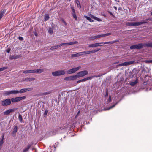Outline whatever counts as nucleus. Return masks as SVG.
Listing matches in <instances>:
<instances>
[{
	"label": "nucleus",
	"instance_id": "26",
	"mask_svg": "<svg viewBox=\"0 0 152 152\" xmlns=\"http://www.w3.org/2000/svg\"><path fill=\"white\" fill-rule=\"evenodd\" d=\"M11 94V91H5L4 92V94L5 96H8Z\"/></svg>",
	"mask_w": 152,
	"mask_h": 152
},
{
	"label": "nucleus",
	"instance_id": "37",
	"mask_svg": "<svg viewBox=\"0 0 152 152\" xmlns=\"http://www.w3.org/2000/svg\"><path fill=\"white\" fill-rule=\"evenodd\" d=\"M66 128H67L66 126H65L64 127H59L58 128V130H62Z\"/></svg>",
	"mask_w": 152,
	"mask_h": 152
},
{
	"label": "nucleus",
	"instance_id": "33",
	"mask_svg": "<svg viewBox=\"0 0 152 152\" xmlns=\"http://www.w3.org/2000/svg\"><path fill=\"white\" fill-rule=\"evenodd\" d=\"M11 94L19 93L18 91L17 90H14L11 91Z\"/></svg>",
	"mask_w": 152,
	"mask_h": 152
},
{
	"label": "nucleus",
	"instance_id": "60",
	"mask_svg": "<svg viewBox=\"0 0 152 152\" xmlns=\"http://www.w3.org/2000/svg\"><path fill=\"white\" fill-rule=\"evenodd\" d=\"M144 85H146L147 84V83L146 82H145L144 83Z\"/></svg>",
	"mask_w": 152,
	"mask_h": 152
},
{
	"label": "nucleus",
	"instance_id": "15",
	"mask_svg": "<svg viewBox=\"0 0 152 152\" xmlns=\"http://www.w3.org/2000/svg\"><path fill=\"white\" fill-rule=\"evenodd\" d=\"M55 27H57V25H54L52 26V28L49 27L48 29V32L51 34H53V28Z\"/></svg>",
	"mask_w": 152,
	"mask_h": 152
},
{
	"label": "nucleus",
	"instance_id": "63",
	"mask_svg": "<svg viewBox=\"0 0 152 152\" xmlns=\"http://www.w3.org/2000/svg\"><path fill=\"white\" fill-rule=\"evenodd\" d=\"M151 15H152V12L151 13Z\"/></svg>",
	"mask_w": 152,
	"mask_h": 152
},
{
	"label": "nucleus",
	"instance_id": "64",
	"mask_svg": "<svg viewBox=\"0 0 152 152\" xmlns=\"http://www.w3.org/2000/svg\"><path fill=\"white\" fill-rule=\"evenodd\" d=\"M68 1H70L71 0H67Z\"/></svg>",
	"mask_w": 152,
	"mask_h": 152
},
{
	"label": "nucleus",
	"instance_id": "11",
	"mask_svg": "<svg viewBox=\"0 0 152 152\" xmlns=\"http://www.w3.org/2000/svg\"><path fill=\"white\" fill-rule=\"evenodd\" d=\"M15 109H9L6 110L5 111H4V115H9L11 113L13 112L15 110Z\"/></svg>",
	"mask_w": 152,
	"mask_h": 152
},
{
	"label": "nucleus",
	"instance_id": "22",
	"mask_svg": "<svg viewBox=\"0 0 152 152\" xmlns=\"http://www.w3.org/2000/svg\"><path fill=\"white\" fill-rule=\"evenodd\" d=\"M6 12V10L4 9L0 12V19H1Z\"/></svg>",
	"mask_w": 152,
	"mask_h": 152
},
{
	"label": "nucleus",
	"instance_id": "7",
	"mask_svg": "<svg viewBox=\"0 0 152 152\" xmlns=\"http://www.w3.org/2000/svg\"><path fill=\"white\" fill-rule=\"evenodd\" d=\"M134 61H129L128 62H125L124 63H121L117 65L116 66V67H118L119 66H126L129 65H130V64H132L134 63Z\"/></svg>",
	"mask_w": 152,
	"mask_h": 152
},
{
	"label": "nucleus",
	"instance_id": "52",
	"mask_svg": "<svg viewBox=\"0 0 152 152\" xmlns=\"http://www.w3.org/2000/svg\"><path fill=\"white\" fill-rule=\"evenodd\" d=\"M80 113V111L79 110V111L77 112V115H76V116H77L79 115V113Z\"/></svg>",
	"mask_w": 152,
	"mask_h": 152
},
{
	"label": "nucleus",
	"instance_id": "30",
	"mask_svg": "<svg viewBox=\"0 0 152 152\" xmlns=\"http://www.w3.org/2000/svg\"><path fill=\"white\" fill-rule=\"evenodd\" d=\"M52 92V91H50L48 92H44L42 93L41 94V95L42 96H44V95H48V94H50Z\"/></svg>",
	"mask_w": 152,
	"mask_h": 152
},
{
	"label": "nucleus",
	"instance_id": "61",
	"mask_svg": "<svg viewBox=\"0 0 152 152\" xmlns=\"http://www.w3.org/2000/svg\"><path fill=\"white\" fill-rule=\"evenodd\" d=\"M1 146H0V150H1Z\"/></svg>",
	"mask_w": 152,
	"mask_h": 152
},
{
	"label": "nucleus",
	"instance_id": "39",
	"mask_svg": "<svg viewBox=\"0 0 152 152\" xmlns=\"http://www.w3.org/2000/svg\"><path fill=\"white\" fill-rule=\"evenodd\" d=\"M71 57H78V55H77V53L76 54H73L71 55Z\"/></svg>",
	"mask_w": 152,
	"mask_h": 152
},
{
	"label": "nucleus",
	"instance_id": "38",
	"mask_svg": "<svg viewBox=\"0 0 152 152\" xmlns=\"http://www.w3.org/2000/svg\"><path fill=\"white\" fill-rule=\"evenodd\" d=\"M72 15L73 17L75 18V20H77V18L76 14L75 13H72Z\"/></svg>",
	"mask_w": 152,
	"mask_h": 152
},
{
	"label": "nucleus",
	"instance_id": "56",
	"mask_svg": "<svg viewBox=\"0 0 152 152\" xmlns=\"http://www.w3.org/2000/svg\"><path fill=\"white\" fill-rule=\"evenodd\" d=\"M118 10L119 11H120V10H122L121 7H118Z\"/></svg>",
	"mask_w": 152,
	"mask_h": 152
},
{
	"label": "nucleus",
	"instance_id": "20",
	"mask_svg": "<svg viewBox=\"0 0 152 152\" xmlns=\"http://www.w3.org/2000/svg\"><path fill=\"white\" fill-rule=\"evenodd\" d=\"M138 82V79L137 78L136 80L134 82H132L130 83V85L132 86H134Z\"/></svg>",
	"mask_w": 152,
	"mask_h": 152
},
{
	"label": "nucleus",
	"instance_id": "17",
	"mask_svg": "<svg viewBox=\"0 0 152 152\" xmlns=\"http://www.w3.org/2000/svg\"><path fill=\"white\" fill-rule=\"evenodd\" d=\"M119 42V40L118 39H116L115 40L113 41H110V42H105L102 43L103 44H112L115 43H116L118 42Z\"/></svg>",
	"mask_w": 152,
	"mask_h": 152
},
{
	"label": "nucleus",
	"instance_id": "35",
	"mask_svg": "<svg viewBox=\"0 0 152 152\" xmlns=\"http://www.w3.org/2000/svg\"><path fill=\"white\" fill-rule=\"evenodd\" d=\"M4 139V136H3L2 139L0 140V146H2L3 143V140Z\"/></svg>",
	"mask_w": 152,
	"mask_h": 152
},
{
	"label": "nucleus",
	"instance_id": "19",
	"mask_svg": "<svg viewBox=\"0 0 152 152\" xmlns=\"http://www.w3.org/2000/svg\"><path fill=\"white\" fill-rule=\"evenodd\" d=\"M90 16L91 17V18H92L93 19H95L98 21H102V20L101 19H100L99 18L96 17L94 16L93 15H91Z\"/></svg>",
	"mask_w": 152,
	"mask_h": 152
},
{
	"label": "nucleus",
	"instance_id": "47",
	"mask_svg": "<svg viewBox=\"0 0 152 152\" xmlns=\"http://www.w3.org/2000/svg\"><path fill=\"white\" fill-rule=\"evenodd\" d=\"M18 39L20 40V41H22L23 40V37H20V36L19 37Z\"/></svg>",
	"mask_w": 152,
	"mask_h": 152
},
{
	"label": "nucleus",
	"instance_id": "36",
	"mask_svg": "<svg viewBox=\"0 0 152 152\" xmlns=\"http://www.w3.org/2000/svg\"><path fill=\"white\" fill-rule=\"evenodd\" d=\"M35 79L34 78H29L26 79L28 81H32L35 80Z\"/></svg>",
	"mask_w": 152,
	"mask_h": 152
},
{
	"label": "nucleus",
	"instance_id": "1",
	"mask_svg": "<svg viewBox=\"0 0 152 152\" xmlns=\"http://www.w3.org/2000/svg\"><path fill=\"white\" fill-rule=\"evenodd\" d=\"M26 98V96H23L12 98L11 99H7L1 101V104L4 106H7L11 104V102L12 103H15L24 100Z\"/></svg>",
	"mask_w": 152,
	"mask_h": 152
},
{
	"label": "nucleus",
	"instance_id": "48",
	"mask_svg": "<svg viewBox=\"0 0 152 152\" xmlns=\"http://www.w3.org/2000/svg\"><path fill=\"white\" fill-rule=\"evenodd\" d=\"M77 55H78V57L83 55L82 53V52L77 53Z\"/></svg>",
	"mask_w": 152,
	"mask_h": 152
},
{
	"label": "nucleus",
	"instance_id": "43",
	"mask_svg": "<svg viewBox=\"0 0 152 152\" xmlns=\"http://www.w3.org/2000/svg\"><path fill=\"white\" fill-rule=\"evenodd\" d=\"M145 62L147 63H152V60H146Z\"/></svg>",
	"mask_w": 152,
	"mask_h": 152
},
{
	"label": "nucleus",
	"instance_id": "42",
	"mask_svg": "<svg viewBox=\"0 0 152 152\" xmlns=\"http://www.w3.org/2000/svg\"><path fill=\"white\" fill-rule=\"evenodd\" d=\"M48 112V110H47V109H46L45 110V111L44 114L45 117L47 115V114Z\"/></svg>",
	"mask_w": 152,
	"mask_h": 152
},
{
	"label": "nucleus",
	"instance_id": "2",
	"mask_svg": "<svg viewBox=\"0 0 152 152\" xmlns=\"http://www.w3.org/2000/svg\"><path fill=\"white\" fill-rule=\"evenodd\" d=\"M78 43V42L77 41H75V42H71L69 43H62L61 44H59V45H57L56 46H53L50 49L51 50H54V49H56L59 47H60L61 46H62V45H74L75 44H76Z\"/></svg>",
	"mask_w": 152,
	"mask_h": 152
},
{
	"label": "nucleus",
	"instance_id": "14",
	"mask_svg": "<svg viewBox=\"0 0 152 152\" xmlns=\"http://www.w3.org/2000/svg\"><path fill=\"white\" fill-rule=\"evenodd\" d=\"M111 35V33H106V34H101V35H98L95 36L96 37V39H98V38H99L101 37H105V36H109V35Z\"/></svg>",
	"mask_w": 152,
	"mask_h": 152
},
{
	"label": "nucleus",
	"instance_id": "29",
	"mask_svg": "<svg viewBox=\"0 0 152 152\" xmlns=\"http://www.w3.org/2000/svg\"><path fill=\"white\" fill-rule=\"evenodd\" d=\"M105 74V73L102 74H99L98 75H93L91 76V79L94 77H99L101 76L104 75Z\"/></svg>",
	"mask_w": 152,
	"mask_h": 152
},
{
	"label": "nucleus",
	"instance_id": "54",
	"mask_svg": "<svg viewBox=\"0 0 152 152\" xmlns=\"http://www.w3.org/2000/svg\"><path fill=\"white\" fill-rule=\"evenodd\" d=\"M108 96V94L107 91H106V95H105V96L106 97H107Z\"/></svg>",
	"mask_w": 152,
	"mask_h": 152
},
{
	"label": "nucleus",
	"instance_id": "25",
	"mask_svg": "<svg viewBox=\"0 0 152 152\" xmlns=\"http://www.w3.org/2000/svg\"><path fill=\"white\" fill-rule=\"evenodd\" d=\"M31 145L29 144H28L27 147L23 150V152H27L31 147Z\"/></svg>",
	"mask_w": 152,
	"mask_h": 152
},
{
	"label": "nucleus",
	"instance_id": "51",
	"mask_svg": "<svg viewBox=\"0 0 152 152\" xmlns=\"http://www.w3.org/2000/svg\"><path fill=\"white\" fill-rule=\"evenodd\" d=\"M102 43V42L98 43L99 44V46H103L104 44H103L102 43Z\"/></svg>",
	"mask_w": 152,
	"mask_h": 152
},
{
	"label": "nucleus",
	"instance_id": "6",
	"mask_svg": "<svg viewBox=\"0 0 152 152\" xmlns=\"http://www.w3.org/2000/svg\"><path fill=\"white\" fill-rule=\"evenodd\" d=\"M88 74V72L87 70H84L80 71L77 73L75 75L76 79L77 78L84 76Z\"/></svg>",
	"mask_w": 152,
	"mask_h": 152
},
{
	"label": "nucleus",
	"instance_id": "34",
	"mask_svg": "<svg viewBox=\"0 0 152 152\" xmlns=\"http://www.w3.org/2000/svg\"><path fill=\"white\" fill-rule=\"evenodd\" d=\"M18 118L20 121V122H22L23 121V118L22 115L20 114H19L18 115Z\"/></svg>",
	"mask_w": 152,
	"mask_h": 152
},
{
	"label": "nucleus",
	"instance_id": "27",
	"mask_svg": "<svg viewBox=\"0 0 152 152\" xmlns=\"http://www.w3.org/2000/svg\"><path fill=\"white\" fill-rule=\"evenodd\" d=\"M91 76L88 77H87L84 78V79H81V82H84V81H86L88 80L91 79Z\"/></svg>",
	"mask_w": 152,
	"mask_h": 152
},
{
	"label": "nucleus",
	"instance_id": "40",
	"mask_svg": "<svg viewBox=\"0 0 152 152\" xmlns=\"http://www.w3.org/2000/svg\"><path fill=\"white\" fill-rule=\"evenodd\" d=\"M118 103V102H116L112 106H111L110 107L108 110H109L111 108H113V107H114L115 105Z\"/></svg>",
	"mask_w": 152,
	"mask_h": 152
},
{
	"label": "nucleus",
	"instance_id": "28",
	"mask_svg": "<svg viewBox=\"0 0 152 152\" xmlns=\"http://www.w3.org/2000/svg\"><path fill=\"white\" fill-rule=\"evenodd\" d=\"M23 73L26 74L28 73H34L33 70H25L23 71Z\"/></svg>",
	"mask_w": 152,
	"mask_h": 152
},
{
	"label": "nucleus",
	"instance_id": "24",
	"mask_svg": "<svg viewBox=\"0 0 152 152\" xmlns=\"http://www.w3.org/2000/svg\"><path fill=\"white\" fill-rule=\"evenodd\" d=\"M75 3L77 4V7L79 8H81V7L79 1L78 0H75Z\"/></svg>",
	"mask_w": 152,
	"mask_h": 152
},
{
	"label": "nucleus",
	"instance_id": "41",
	"mask_svg": "<svg viewBox=\"0 0 152 152\" xmlns=\"http://www.w3.org/2000/svg\"><path fill=\"white\" fill-rule=\"evenodd\" d=\"M96 36L91 37L89 39L91 40H93L96 39Z\"/></svg>",
	"mask_w": 152,
	"mask_h": 152
},
{
	"label": "nucleus",
	"instance_id": "8",
	"mask_svg": "<svg viewBox=\"0 0 152 152\" xmlns=\"http://www.w3.org/2000/svg\"><path fill=\"white\" fill-rule=\"evenodd\" d=\"M81 68L80 66H79L77 67L73 68L72 69L69 70L67 72V74H71L75 73L76 71L79 70Z\"/></svg>",
	"mask_w": 152,
	"mask_h": 152
},
{
	"label": "nucleus",
	"instance_id": "45",
	"mask_svg": "<svg viewBox=\"0 0 152 152\" xmlns=\"http://www.w3.org/2000/svg\"><path fill=\"white\" fill-rule=\"evenodd\" d=\"M7 67H4L2 68H0V71H4L5 69H7Z\"/></svg>",
	"mask_w": 152,
	"mask_h": 152
},
{
	"label": "nucleus",
	"instance_id": "44",
	"mask_svg": "<svg viewBox=\"0 0 152 152\" xmlns=\"http://www.w3.org/2000/svg\"><path fill=\"white\" fill-rule=\"evenodd\" d=\"M82 53L83 55L84 54H89L88 53V51H86L82 52Z\"/></svg>",
	"mask_w": 152,
	"mask_h": 152
},
{
	"label": "nucleus",
	"instance_id": "23",
	"mask_svg": "<svg viewBox=\"0 0 152 152\" xmlns=\"http://www.w3.org/2000/svg\"><path fill=\"white\" fill-rule=\"evenodd\" d=\"M145 46L150 48H152V42H148L145 43Z\"/></svg>",
	"mask_w": 152,
	"mask_h": 152
},
{
	"label": "nucleus",
	"instance_id": "53",
	"mask_svg": "<svg viewBox=\"0 0 152 152\" xmlns=\"http://www.w3.org/2000/svg\"><path fill=\"white\" fill-rule=\"evenodd\" d=\"M108 100H109V102H110L111 101V97L110 96V97L109 98Z\"/></svg>",
	"mask_w": 152,
	"mask_h": 152
},
{
	"label": "nucleus",
	"instance_id": "57",
	"mask_svg": "<svg viewBox=\"0 0 152 152\" xmlns=\"http://www.w3.org/2000/svg\"><path fill=\"white\" fill-rule=\"evenodd\" d=\"M109 13L112 16H114L113 14L112 13V12H109Z\"/></svg>",
	"mask_w": 152,
	"mask_h": 152
},
{
	"label": "nucleus",
	"instance_id": "5",
	"mask_svg": "<svg viewBox=\"0 0 152 152\" xmlns=\"http://www.w3.org/2000/svg\"><path fill=\"white\" fill-rule=\"evenodd\" d=\"M65 73L66 72L64 70H62L53 72H52V75L53 76L56 77L61 75H64L65 74Z\"/></svg>",
	"mask_w": 152,
	"mask_h": 152
},
{
	"label": "nucleus",
	"instance_id": "18",
	"mask_svg": "<svg viewBox=\"0 0 152 152\" xmlns=\"http://www.w3.org/2000/svg\"><path fill=\"white\" fill-rule=\"evenodd\" d=\"M98 46H99V44L98 43H96L94 44H90L88 46V47L89 48H95Z\"/></svg>",
	"mask_w": 152,
	"mask_h": 152
},
{
	"label": "nucleus",
	"instance_id": "12",
	"mask_svg": "<svg viewBox=\"0 0 152 152\" xmlns=\"http://www.w3.org/2000/svg\"><path fill=\"white\" fill-rule=\"evenodd\" d=\"M22 56L20 55H12L11 57L9 58L11 60H12L13 59H18V58L21 57Z\"/></svg>",
	"mask_w": 152,
	"mask_h": 152
},
{
	"label": "nucleus",
	"instance_id": "59",
	"mask_svg": "<svg viewBox=\"0 0 152 152\" xmlns=\"http://www.w3.org/2000/svg\"><path fill=\"white\" fill-rule=\"evenodd\" d=\"M118 63V62H116L115 63H114V64H117Z\"/></svg>",
	"mask_w": 152,
	"mask_h": 152
},
{
	"label": "nucleus",
	"instance_id": "16",
	"mask_svg": "<svg viewBox=\"0 0 152 152\" xmlns=\"http://www.w3.org/2000/svg\"><path fill=\"white\" fill-rule=\"evenodd\" d=\"M34 73H40L44 72V70L42 69L33 70Z\"/></svg>",
	"mask_w": 152,
	"mask_h": 152
},
{
	"label": "nucleus",
	"instance_id": "13",
	"mask_svg": "<svg viewBox=\"0 0 152 152\" xmlns=\"http://www.w3.org/2000/svg\"><path fill=\"white\" fill-rule=\"evenodd\" d=\"M18 126H14L13 131L11 133L12 135V136H15L16 133L17 131Z\"/></svg>",
	"mask_w": 152,
	"mask_h": 152
},
{
	"label": "nucleus",
	"instance_id": "10",
	"mask_svg": "<svg viewBox=\"0 0 152 152\" xmlns=\"http://www.w3.org/2000/svg\"><path fill=\"white\" fill-rule=\"evenodd\" d=\"M32 88H23L21 89L19 91H18L19 93L21 94L24 93L27 91H31L33 90Z\"/></svg>",
	"mask_w": 152,
	"mask_h": 152
},
{
	"label": "nucleus",
	"instance_id": "31",
	"mask_svg": "<svg viewBox=\"0 0 152 152\" xmlns=\"http://www.w3.org/2000/svg\"><path fill=\"white\" fill-rule=\"evenodd\" d=\"M85 18L88 20H89L90 22H93L94 21L92 20L91 18L89 17H88L87 16L85 15Z\"/></svg>",
	"mask_w": 152,
	"mask_h": 152
},
{
	"label": "nucleus",
	"instance_id": "9",
	"mask_svg": "<svg viewBox=\"0 0 152 152\" xmlns=\"http://www.w3.org/2000/svg\"><path fill=\"white\" fill-rule=\"evenodd\" d=\"M76 78L75 75L71 76L69 77H65L64 80L66 81H69L76 80Z\"/></svg>",
	"mask_w": 152,
	"mask_h": 152
},
{
	"label": "nucleus",
	"instance_id": "21",
	"mask_svg": "<svg viewBox=\"0 0 152 152\" xmlns=\"http://www.w3.org/2000/svg\"><path fill=\"white\" fill-rule=\"evenodd\" d=\"M100 50V48H98L97 49H95L93 50L89 51H88V54L96 52Z\"/></svg>",
	"mask_w": 152,
	"mask_h": 152
},
{
	"label": "nucleus",
	"instance_id": "46",
	"mask_svg": "<svg viewBox=\"0 0 152 152\" xmlns=\"http://www.w3.org/2000/svg\"><path fill=\"white\" fill-rule=\"evenodd\" d=\"M71 9L72 11L73 12V13H75V10H74V7H71Z\"/></svg>",
	"mask_w": 152,
	"mask_h": 152
},
{
	"label": "nucleus",
	"instance_id": "32",
	"mask_svg": "<svg viewBox=\"0 0 152 152\" xmlns=\"http://www.w3.org/2000/svg\"><path fill=\"white\" fill-rule=\"evenodd\" d=\"M49 16L48 14H47L45 15L44 17V21H46L49 19Z\"/></svg>",
	"mask_w": 152,
	"mask_h": 152
},
{
	"label": "nucleus",
	"instance_id": "3",
	"mask_svg": "<svg viewBox=\"0 0 152 152\" xmlns=\"http://www.w3.org/2000/svg\"><path fill=\"white\" fill-rule=\"evenodd\" d=\"M145 47V44L140 43L132 45L130 46V48L132 50L135 49H142Z\"/></svg>",
	"mask_w": 152,
	"mask_h": 152
},
{
	"label": "nucleus",
	"instance_id": "49",
	"mask_svg": "<svg viewBox=\"0 0 152 152\" xmlns=\"http://www.w3.org/2000/svg\"><path fill=\"white\" fill-rule=\"evenodd\" d=\"M62 22L64 23L65 26L67 25V23L64 20H62Z\"/></svg>",
	"mask_w": 152,
	"mask_h": 152
},
{
	"label": "nucleus",
	"instance_id": "55",
	"mask_svg": "<svg viewBox=\"0 0 152 152\" xmlns=\"http://www.w3.org/2000/svg\"><path fill=\"white\" fill-rule=\"evenodd\" d=\"M81 82V80H78L77 81V83H79L80 82Z\"/></svg>",
	"mask_w": 152,
	"mask_h": 152
},
{
	"label": "nucleus",
	"instance_id": "62",
	"mask_svg": "<svg viewBox=\"0 0 152 152\" xmlns=\"http://www.w3.org/2000/svg\"><path fill=\"white\" fill-rule=\"evenodd\" d=\"M35 36H37V34H35Z\"/></svg>",
	"mask_w": 152,
	"mask_h": 152
},
{
	"label": "nucleus",
	"instance_id": "4",
	"mask_svg": "<svg viewBox=\"0 0 152 152\" xmlns=\"http://www.w3.org/2000/svg\"><path fill=\"white\" fill-rule=\"evenodd\" d=\"M147 23V22L146 21H142V22H128L126 23V25L128 26H138L141 25L142 24L146 23Z\"/></svg>",
	"mask_w": 152,
	"mask_h": 152
},
{
	"label": "nucleus",
	"instance_id": "50",
	"mask_svg": "<svg viewBox=\"0 0 152 152\" xmlns=\"http://www.w3.org/2000/svg\"><path fill=\"white\" fill-rule=\"evenodd\" d=\"M10 50H11V49L10 48H8V49H7V50H6V52H7V53H9L10 52Z\"/></svg>",
	"mask_w": 152,
	"mask_h": 152
},
{
	"label": "nucleus",
	"instance_id": "58",
	"mask_svg": "<svg viewBox=\"0 0 152 152\" xmlns=\"http://www.w3.org/2000/svg\"><path fill=\"white\" fill-rule=\"evenodd\" d=\"M113 8L115 10H117V8L115 6H114Z\"/></svg>",
	"mask_w": 152,
	"mask_h": 152
}]
</instances>
